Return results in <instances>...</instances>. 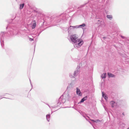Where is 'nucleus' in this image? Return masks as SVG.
<instances>
[{"instance_id": "16", "label": "nucleus", "mask_w": 129, "mask_h": 129, "mask_svg": "<svg viewBox=\"0 0 129 129\" xmlns=\"http://www.w3.org/2000/svg\"><path fill=\"white\" fill-rule=\"evenodd\" d=\"M29 40L30 41H33L34 40V39H31V38H30L29 39Z\"/></svg>"}, {"instance_id": "19", "label": "nucleus", "mask_w": 129, "mask_h": 129, "mask_svg": "<svg viewBox=\"0 0 129 129\" xmlns=\"http://www.w3.org/2000/svg\"><path fill=\"white\" fill-rule=\"evenodd\" d=\"M127 129H129V127L128 128H127Z\"/></svg>"}, {"instance_id": "5", "label": "nucleus", "mask_w": 129, "mask_h": 129, "mask_svg": "<svg viewBox=\"0 0 129 129\" xmlns=\"http://www.w3.org/2000/svg\"><path fill=\"white\" fill-rule=\"evenodd\" d=\"M34 23L32 27V28L33 29H34L36 27V23L35 21H34Z\"/></svg>"}, {"instance_id": "12", "label": "nucleus", "mask_w": 129, "mask_h": 129, "mask_svg": "<svg viewBox=\"0 0 129 129\" xmlns=\"http://www.w3.org/2000/svg\"><path fill=\"white\" fill-rule=\"evenodd\" d=\"M85 24H83L82 25H79V27H84L85 26Z\"/></svg>"}, {"instance_id": "18", "label": "nucleus", "mask_w": 129, "mask_h": 129, "mask_svg": "<svg viewBox=\"0 0 129 129\" xmlns=\"http://www.w3.org/2000/svg\"><path fill=\"white\" fill-rule=\"evenodd\" d=\"M103 38L104 39L105 38H106V37H103Z\"/></svg>"}, {"instance_id": "14", "label": "nucleus", "mask_w": 129, "mask_h": 129, "mask_svg": "<svg viewBox=\"0 0 129 129\" xmlns=\"http://www.w3.org/2000/svg\"><path fill=\"white\" fill-rule=\"evenodd\" d=\"M72 27H73L74 28H78L79 27L78 26H72Z\"/></svg>"}, {"instance_id": "1", "label": "nucleus", "mask_w": 129, "mask_h": 129, "mask_svg": "<svg viewBox=\"0 0 129 129\" xmlns=\"http://www.w3.org/2000/svg\"><path fill=\"white\" fill-rule=\"evenodd\" d=\"M70 39L72 42L73 43L76 42V41L78 40L79 39L78 36L76 34H73L70 36Z\"/></svg>"}, {"instance_id": "2", "label": "nucleus", "mask_w": 129, "mask_h": 129, "mask_svg": "<svg viewBox=\"0 0 129 129\" xmlns=\"http://www.w3.org/2000/svg\"><path fill=\"white\" fill-rule=\"evenodd\" d=\"M75 46L77 48H79L83 44V41L81 39H79L78 40L75 42Z\"/></svg>"}, {"instance_id": "4", "label": "nucleus", "mask_w": 129, "mask_h": 129, "mask_svg": "<svg viewBox=\"0 0 129 129\" xmlns=\"http://www.w3.org/2000/svg\"><path fill=\"white\" fill-rule=\"evenodd\" d=\"M102 93L103 96L106 100H107L108 99V97L103 92H102Z\"/></svg>"}, {"instance_id": "3", "label": "nucleus", "mask_w": 129, "mask_h": 129, "mask_svg": "<svg viewBox=\"0 0 129 129\" xmlns=\"http://www.w3.org/2000/svg\"><path fill=\"white\" fill-rule=\"evenodd\" d=\"M76 93L77 94L79 95V96H81L82 94L79 89H78V88H77Z\"/></svg>"}, {"instance_id": "9", "label": "nucleus", "mask_w": 129, "mask_h": 129, "mask_svg": "<svg viewBox=\"0 0 129 129\" xmlns=\"http://www.w3.org/2000/svg\"><path fill=\"white\" fill-rule=\"evenodd\" d=\"M24 4H20V9H22L24 7Z\"/></svg>"}, {"instance_id": "11", "label": "nucleus", "mask_w": 129, "mask_h": 129, "mask_svg": "<svg viewBox=\"0 0 129 129\" xmlns=\"http://www.w3.org/2000/svg\"><path fill=\"white\" fill-rule=\"evenodd\" d=\"M91 120L93 122H96L100 121V120L98 119L97 120L95 121H94V120Z\"/></svg>"}, {"instance_id": "6", "label": "nucleus", "mask_w": 129, "mask_h": 129, "mask_svg": "<svg viewBox=\"0 0 129 129\" xmlns=\"http://www.w3.org/2000/svg\"><path fill=\"white\" fill-rule=\"evenodd\" d=\"M87 99V97L85 96V97H84L81 100L80 102H83L84 101L86 100Z\"/></svg>"}, {"instance_id": "15", "label": "nucleus", "mask_w": 129, "mask_h": 129, "mask_svg": "<svg viewBox=\"0 0 129 129\" xmlns=\"http://www.w3.org/2000/svg\"><path fill=\"white\" fill-rule=\"evenodd\" d=\"M112 107H113V103L112 101L110 103Z\"/></svg>"}, {"instance_id": "13", "label": "nucleus", "mask_w": 129, "mask_h": 129, "mask_svg": "<svg viewBox=\"0 0 129 129\" xmlns=\"http://www.w3.org/2000/svg\"><path fill=\"white\" fill-rule=\"evenodd\" d=\"M46 117H47V120H48V121H49V120H48V118H49V117H50L49 115H46Z\"/></svg>"}, {"instance_id": "7", "label": "nucleus", "mask_w": 129, "mask_h": 129, "mask_svg": "<svg viewBox=\"0 0 129 129\" xmlns=\"http://www.w3.org/2000/svg\"><path fill=\"white\" fill-rule=\"evenodd\" d=\"M107 17L110 20L112 18V15H108L107 16Z\"/></svg>"}, {"instance_id": "10", "label": "nucleus", "mask_w": 129, "mask_h": 129, "mask_svg": "<svg viewBox=\"0 0 129 129\" xmlns=\"http://www.w3.org/2000/svg\"><path fill=\"white\" fill-rule=\"evenodd\" d=\"M108 75L109 77H112V74L110 73H108Z\"/></svg>"}, {"instance_id": "17", "label": "nucleus", "mask_w": 129, "mask_h": 129, "mask_svg": "<svg viewBox=\"0 0 129 129\" xmlns=\"http://www.w3.org/2000/svg\"><path fill=\"white\" fill-rule=\"evenodd\" d=\"M121 37L122 38H124V37H123V36H121Z\"/></svg>"}, {"instance_id": "8", "label": "nucleus", "mask_w": 129, "mask_h": 129, "mask_svg": "<svg viewBox=\"0 0 129 129\" xmlns=\"http://www.w3.org/2000/svg\"><path fill=\"white\" fill-rule=\"evenodd\" d=\"M106 73L103 74L101 75V77L102 78H105L106 77Z\"/></svg>"}]
</instances>
